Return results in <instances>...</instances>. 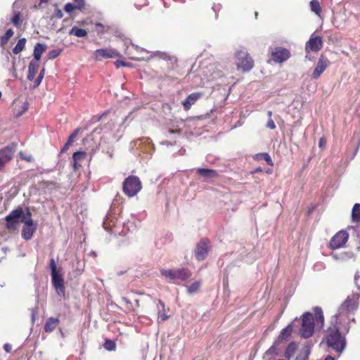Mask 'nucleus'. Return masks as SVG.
I'll list each match as a JSON object with an SVG mask.
<instances>
[{
  "label": "nucleus",
  "mask_w": 360,
  "mask_h": 360,
  "mask_svg": "<svg viewBox=\"0 0 360 360\" xmlns=\"http://www.w3.org/2000/svg\"><path fill=\"white\" fill-rule=\"evenodd\" d=\"M340 330H342L338 326L331 324L326 336L328 347L339 354H341L346 347V339L341 335Z\"/></svg>",
  "instance_id": "f257e3e1"
},
{
  "label": "nucleus",
  "mask_w": 360,
  "mask_h": 360,
  "mask_svg": "<svg viewBox=\"0 0 360 360\" xmlns=\"http://www.w3.org/2000/svg\"><path fill=\"white\" fill-rule=\"evenodd\" d=\"M160 274L168 282L176 285L186 281L191 276V271L185 268L177 269H162Z\"/></svg>",
  "instance_id": "f03ea898"
},
{
  "label": "nucleus",
  "mask_w": 360,
  "mask_h": 360,
  "mask_svg": "<svg viewBox=\"0 0 360 360\" xmlns=\"http://www.w3.org/2000/svg\"><path fill=\"white\" fill-rule=\"evenodd\" d=\"M297 321L301 322V326L299 330L300 335L303 338H309L312 336L314 332V319L311 313L305 312L301 316L300 320Z\"/></svg>",
  "instance_id": "7ed1b4c3"
},
{
  "label": "nucleus",
  "mask_w": 360,
  "mask_h": 360,
  "mask_svg": "<svg viewBox=\"0 0 360 360\" xmlns=\"http://www.w3.org/2000/svg\"><path fill=\"white\" fill-rule=\"evenodd\" d=\"M122 188L123 192L127 196L134 197L141 190L142 186L137 176H129L123 182Z\"/></svg>",
  "instance_id": "20e7f679"
},
{
  "label": "nucleus",
  "mask_w": 360,
  "mask_h": 360,
  "mask_svg": "<svg viewBox=\"0 0 360 360\" xmlns=\"http://www.w3.org/2000/svg\"><path fill=\"white\" fill-rule=\"evenodd\" d=\"M236 59L238 69L243 72H249L254 67V61L245 50L237 51Z\"/></svg>",
  "instance_id": "39448f33"
},
{
  "label": "nucleus",
  "mask_w": 360,
  "mask_h": 360,
  "mask_svg": "<svg viewBox=\"0 0 360 360\" xmlns=\"http://www.w3.org/2000/svg\"><path fill=\"white\" fill-rule=\"evenodd\" d=\"M359 292H354L349 295L346 300L340 307V314L341 316L347 315L350 312L355 311L358 308V301L360 297V287H358Z\"/></svg>",
  "instance_id": "423d86ee"
},
{
  "label": "nucleus",
  "mask_w": 360,
  "mask_h": 360,
  "mask_svg": "<svg viewBox=\"0 0 360 360\" xmlns=\"http://www.w3.org/2000/svg\"><path fill=\"white\" fill-rule=\"evenodd\" d=\"M349 234L345 231H340L332 237L329 243V247L332 250L342 248L347 242Z\"/></svg>",
  "instance_id": "0eeeda50"
},
{
  "label": "nucleus",
  "mask_w": 360,
  "mask_h": 360,
  "mask_svg": "<svg viewBox=\"0 0 360 360\" xmlns=\"http://www.w3.org/2000/svg\"><path fill=\"white\" fill-rule=\"evenodd\" d=\"M340 314V308L338 312L332 317L331 324L338 326L342 332L348 333L349 330V323L350 322L349 314L341 316Z\"/></svg>",
  "instance_id": "6e6552de"
},
{
  "label": "nucleus",
  "mask_w": 360,
  "mask_h": 360,
  "mask_svg": "<svg viewBox=\"0 0 360 360\" xmlns=\"http://www.w3.org/2000/svg\"><path fill=\"white\" fill-rule=\"evenodd\" d=\"M323 47V41L320 37L311 35L309 41L305 45V51L309 53L310 51L317 52Z\"/></svg>",
  "instance_id": "1a4fd4ad"
},
{
  "label": "nucleus",
  "mask_w": 360,
  "mask_h": 360,
  "mask_svg": "<svg viewBox=\"0 0 360 360\" xmlns=\"http://www.w3.org/2000/svg\"><path fill=\"white\" fill-rule=\"evenodd\" d=\"M209 240L202 239L196 245L195 250V257L198 261L204 260L208 252Z\"/></svg>",
  "instance_id": "9d476101"
},
{
  "label": "nucleus",
  "mask_w": 360,
  "mask_h": 360,
  "mask_svg": "<svg viewBox=\"0 0 360 360\" xmlns=\"http://www.w3.org/2000/svg\"><path fill=\"white\" fill-rule=\"evenodd\" d=\"M51 281L53 287L55 288L57 293L60 296L65 295V287H64V280L62 276L59 274V272L56 274H51Z\"/></svg>",
  "instance_id": "9b49d317"
},
{
  "label": "nucleus",
  "mask_w": 360,
  "mask_h": 360,
  "mask_svg": "<svg viewBox=\"0 0 360 360\" xmlns=\"http://www.w3.org/2000/svg\"><path fill=\"white\" fill-rule=\"evenodd\" d=\"M118 56L117 52L111 49H97L94 52V57L96 60H102L106 58H113Z\"/></svg>",
  "instance_id": "f8f14e48"
},
{
  "label": "nucleus",
  "mask_w": 360,
  "mask_h": 360,
  "mask_svg": "<svg viewBox=\"0 0 360 360\" xmlns=\"http://www.w3.org/2000/svg\"><path fill=\"white\" fill-rule=\"evenodd\" d=\"M329 64H330V62L327 59V58H326L325 56L321 55L319 57L316 67L315 68V69L312 73V77L315 79L320 77L321 74L326 70V68H328Z\"/></svg>",
  "instance_id": "ddd939ff"
},
{
  "label": "nucleus",
  "mask_w": 360,
  "mask_h": 360,
  "mask_svg": "<svg viewBox=\"0 0 360 360\" xmlns=\"http://www.w3.org/2000/svg\"><path fill=\"white\" fill-rule=\"evenodd\" d=\"M36 229L37 224H34L33 220L25 221V225L22 227L21 233L22 238L25 240H30Z\"/></svg>",
  "instance_id": "4468645a"
},
{
  "label": "nucleus",
  "mask_w": 360,
  "mask_h": 360,
  "mask_svg": "<svg viewBox=\"0 0 360 360\" xmlns=\"http://www.w3.org/2000/svg\"><path fill=\"white\" fill-rule=\"evenodd\" d=\"M272 58L276 63H283L290 58V51L284 48L278 47L272 52Z\"/></svg>",
  "instance_id": "2eb2a0df"
},
{
  "label": "nucleus",
  "mask_w": 360,
  "mask_h": 360,
  "mask_svg": "<svg viewBox=\"0 0 360 360\" xmlns=\"http://www.w3.org/2000/svg\"><path fill=\"white\" fill-rule=\"evenodd\" d=\"M117 222V217L115 213H108L105 219L103 221V226L105 230L110 233H116V231L114 230L115 227L116 223Z\"/></svg>",
  "instance_id": "dca6fc26"
},
{
  "label": "nucleus",
  "mask_w": 360,
  "mask_h": 360,
  "mask_svg": "<svg viewBox=\"0 0 360 360\" xmlns=\"http://www.w3.org/2000/svg\"><path fill=\"white\" fill-rule=\"evenodd\" d=\"M16 144L12 143L7 146L4 147L0 150V155L3 160L8 163L13 158L14 153L15 152Z\"/></svg>",
  "instance_id": "f3484780"
},
{
  "label": "nucleus",
  "mask_w": 360,
  "mask_h": 360,
  "mask_svg": "<svg viewBox=\"0 0 360 360\" xmlns=\"http://www.w3.org/2000/svg\"><path fill=\"white\" fill-rule=\"evenodd\" d=\"M202 96L200 93L191 94L182 103L184 110H188L191 106Z\"/></svg>",
  "instance_id": "a211bd4d"
},
{
  "label": "nucleus",
  "mask_w": 360,
  "mask_h": 360,
  "mask_svg": "<svg viewBox=\"0 0 360 360\" xmlns=\"http://www.w3.org/2000/svg\"><path fill=\"white\" fill-rule=\"evenodd\" d=\"M196 170L200 176L203 179L202 180L204 181L217 176V172L214 169L198 168Z\"/></svg>",
  "instance_id": "6ab92c4d"
},
{
  "label": "nucleus",
  "mask_w": 360,
  "mask_h": 360,
  "mask_svg": "<svg viewBox=\"0 0 360 360\" xmlns=\"http://www.w3.org/2000/svg\"><path fill=\"white\" fill-rule=\"evenodd\" d=\"M297 319L296 318L292 323L288 325L285 328H283L281 330L277 342H279L280 340H288V338H290L291 333L292 331V328H293L295 322H297Z\"/></svg>",
  "instance_id": "aec40b11"
},
{
  "label": "nucleus",
  "mask_w": 360,
  "mask_h": 360,
  "mask_svg": "<svg viewBox=\"0 0 360 360\" xmlns=\"http://www.w3.org/2000/svg\"><path fill=\"white\" fill-rule=\"evenodd\" d=\"M314 311L315 313V321L316 326L319 329H321L324 325V317L323 311L321 307H316L314 308Z\"/></svg>",
  "instance_id": "412c9836"
},
{
  "label": "nucleus",
  "mask_w": 360,
  "mask_h": 360,
  "mask_svg": "<svg viewBox=\"0 0 360 360\" xmlns=\"http://www.w3.org/2000/svg\"><path fill=\"white\" fill-rule=\"evenodd\" d=\"M157 309L158 321H165L169 319V316L165 313V305L161 300H158L157 303Z\"/></svg>",
  "instance_id": "4be33fe9"
},
{
  "label": "nucleus",
  "mask_w": 360,
  "mask_h": 360,
  "mask_svg": "<svg viewBox=\"0 0 360 360\" xmlns=\"http://www.w3.org/2000/svg\"><path fill=\"white\" fill-rule=\"evenodd\" d=\"M39 69V62L31 60L28 67L27 79L32 81Z\"/></svg>",
  "instance_id": "5701e85b"
},
{
  "label": "nucleus",
  "mask_w": 360,
  "mask_h": 360,
  "mask_svg": "<svg viewBox=\"0 0 360 360\" xmlns=\"http://www.w3.org/2000/svg\"><path fill=\"white\" fill-rule=\"evenodd\" d=\"M46 46L45 44H40V43L36 44L34 48V51H33L34 59L32 60L39 62L42 53L46 50Z\"/></svg>",
  "instance_id": "b1692460"
},
{
  "label": "nucleus",
  "mask_w": 360,
  "mask_h": 360,
  "mask_svg": "<svg viewBox=\"0 0 360 360\" xmlns=\"http://www.w3.org/2000/svg\"><path fill=\"white\" fill-rule=\"evenodd\" d=\"M23 214L22 210L21 208L14 210L10 212L9 214H8L5 220L6 221H11V220H15L18 222H20V218Z\"/></svg>",
  "instance_id": "393cba45"
},
{
  "label": "nucleus",
  "mask_w": 360,
  "mask_h": 360,
  "mask_svg": "<svg viewBox=\"0 0 360 360\" xmlns=\"http://www.w3.org/2000/svg\"><path fill=\"white\" fill-rule=\"evenodd\" d=\"M59 320L56 318H49L44 325V330L47 333L52 332L58 325Z\"/></svg>",
  "instance_id": "a878e982"
},
{
  "label": "nucleus",
  "mask_w": 360,
  "mask_h": 360,
  "mask_svg": "<svg viewBox=\"0 0 360 360\" xmlns=\"http://www.w3.org/2000/svg\"><path fill=\"white\" fill-rule=\"evenodd\" d=\"M86 153L84 151L75 152L72 155L73 167L77 169L79 167V162L86 158Z\"/></svg>",
  "instance_id": "bb28decb"
},
{
  "label": "nucleus",
  "mask_w": 360,
  "mask_h": 360,
  "mask_svg": "<svg viewBox=\"0 0 360 360\" xmlns=\"http://www.w3.org/2000/svg\"><path fill=\"white\" fill-rule=\"evenodd\" d=\"M311 350L309 345H305L303 347L299 352V354L296 356L295 360H307Z\"/></svg>",
  "instance_id": "cd10ccee"
},
{
  "label": "nucleus",
  "mask_w": 360,
  "mask_h": 360,
  "mask_svg": "<svg viewBox=\"0 0 360 360\" xmlns=\"http://www.w3.org/2000/svg\"><path fill=\"white\" fill-rule=\"evenodd\" d=\"M22 15L19 11H13L11 22L14 26L19 27L22 25Z\"/></svg>",
  "instance_id": "c85d7f7f"
},
{
  "label": "nucleus",
  "mask_w": 360,
  "mask_h": 360,
  "mask_svg": "<svg viewBox=\"0 0 360 360\" xmlns=\"http://www.w3.org/2000/svg\"><path fill=\"white\" fill-rule=\"evenodd\" d=\"M70 35H75L77 37H84L87 35L85 30L73 27L69 32Z\"/></svg>",
  "instance_id": "c756f323"
},
{
  "label": "nucleus",
  "mask_w": 360,
  "mask_h": 360,
  "mask_svg": "<svg viewBox=\"0 0 360 360\" xmlns=\"http://www.w3.org/2000/svg\"><path fill=\"white\" fill-rule=\"evenodd\" d=\"M352 218L353 221H359L360 220V204L356 203L354 205L352 210Z\"/></svg>",
  "instance_id": "7c9ffc66"
},
{
  "label": "nucleus",
  "mask_w": 360,
  "mask_h": 360,
  "mask_svg": "<svg viewBox=\"0 0 360 360\" xmlns=\"http://www.w3.org/2000/svg\"><path fill=\"white\" fill-rule=\"evenodd\" d=\"M25 44L26 39L25 38L19 39L18 41L17 42V44L13 49V53L14 54H18L19 53H20L25 49Z\"/></svg>",
  "instance_id": "2f4dec72"
},
{
  "label": "nucleus",
  "mask_w": 360,
  "mask_h": 360,
  "mask_svg": "<svg viewBox=\"0 0 360 360\" xmlns=\"http://www.w3.org/2000/svg\"><path fill=\"white\" fill-rule=\"evenodd\" d=\"M296 349H297L296 344L295 342H290L285 349V356L288 359L291 358L293 356Z\"/></svg>",
  "instance_id": "473e14b6"
},
{
  "label": "nucleus",
  "mask_w": 360,
  "mask_h": 360,
  "mask_svg": "<svg viewBox=\"0 0 360 360\" xmlns=\"http://www.w3.org/2000/svg\"><path fill=\"white\" fill-rule=\"evenodd\" d=\"M201 285V283L200 281H195L194 283H191L190 285L187 286V292L189 295H193L194 293H196Z\"/></svg>",
  "instance_id": "72a5a7b5"
},
{
  "label": "nucleus",
  "mask_w": 360,
  "mask_h": 360,
  "mask_svg": "<svg viewBox=\"0 0 360 360\" xmlns=\"http://www.w3.org/2000/svg\"><path fill=\"white\" fill-rule=\"evenodd\" d=\"M14 32L11 29H8L6 33L1 37V42L0 45L1 46H4L6 44H7L8 41L10 39V38L13 35Z\"/></svg>",
  "instance_id": "f704fd0d"
},
{
  "label": "nucleus",
  "mask_w": 360,
  "mask_h": 360,
  "mask_svg": "<svg viewBox=\"0 0 360 360\" xmlns=\"http://www.w3.org/2000/svg\"><path fill=\"white\" fill-rule=\"evenodd\" d=\"M310 8L313 12L317 15H319L321 12V6L318 0H311L310 1Z\"/></svg>",
  "instance_id": "c9c22d12"
},
{
  "label": "nucleus",
  "mask_w": 360,
  "mask_h": 360,
  "mask_svg": "<svg viewBox=\"0 0 360 360\" xmlns=\"http://www.w3.org/2000/svg\"><path fill=\"white\" fill-rule=\"evenodd\" d=\"M6 221V227L9 231L16 230L18 229L19 223H20L15 220Z\"/></svg>",
  "instance_id": "e433bc0d"
},
{
  "label": "nucleus",
  "mask_w": 360,
  "mask_h": 360,
  "mask_svg": "<svg viewBox=\"0 0 360 360\" xmlns=\"http://www.w3.org/2000/svg\"><path fill=\"white\" fill-rule=\"evenodd\" d=\"M103 347L106 350L114 351L116 348V344L111 340H106Z\"/></svg>",
  "instance_id": "4c0bfd02"
},
{
  "label": "nucleus",
  "mask_w": 360,
  "mask_h": 360,
  "mask_svg": "<svg viewBox=\"0 0 360 360\" xmlns=\"http://www.w3.org/2000/svg\"><path fill=\"white\" fill-rule=\"evenodd\" d=\"M61 53V49H53L48 53L47 58L49 60L56 58Z\"/></svg>",
  "instance_id": "58836bf2"
},
{
  "label": "nucleus",
  "mask_w": 360,
  "mask_h": 360,
  "mask_svg": "<svg viewBox=\"0 0 360 360\" xmlns=\"http://www.w3.org/2000/svg\"><path fill=\"white\" fill-rule=\"evenodd\" d=\"M77 9L75 4L68 3L65 5L64 10L67 13H72L74 10Z\"/></svg>",
  "instance_id": "ea45409f"
},
{
  "label": "nucleus",
  "mask_w": 360,
  "mask_h": 360,
  "mask_svg": "<svg viewBox=\"0 0 360 360\" xmlns=\"http://www.w3.org/2000/svg\"><path fill=\"white\" fill-rule=\"evenodd\" d=\"M49 267L51 271V274H56V273H58L60 271L59 269H58V268L56 266L54 259H53V258L51 259V260H50Z\"/></svg>",
  "instance_id": "a19ab883"
},
{
  "label": "nucleus",
  "mask_w": 360,
  "mask_h": 360,
  "mask_svg": "<svg viewBox=\"0 0 360 360\" xmlns=\"http://www.w3.org/2000/svg\"><path fill=\"white\" fill-rule=\"evenodd\" d=\"M79 131V129H75L69 136L67 142H68V143H70L72 144V143L74 141V140L75 139V138L77 137L78 133Z\"/></svg>",
  "instance_id": "79ce46f5"
},
{
  "label": "nucleus",
  "mask_w": 360,
  "mask_h": 360,
  "mask_svg": "<svg viewBox=\"0 0 360 360\" xmlns=\"http://www.w3.org/2000/svg\"><path fill=\"white\" fill-rule=\"evenodd\" d=\"M76 7L78 10H82L84 6H85V1L84 0H74Z\"/></svg>",
  "instance_id": "37998d69"
},
{
  "label": "nucleus",
  "mask_w": 360,
  "mask_h": 360,
  "mask_svg": "<svg viewBox=\"0 0 360 360\" xmlns=\"http://www.w3.org/2000/svg\"><path fill=\"white\" fill-rule=\"evenodd\" d=\"M32 220L31 218V212L28 211L25 215H22L20 218V222L25 224V221Z\"/></svg>",
  "instance_id": "c03bdc74"
},
{
  "label": "nucleus",
  "mask_w": 360,
  "mask_h": 360,
  "mask_svg": "<svg viewBox=\"0 0 360 360\" xmlns=\"http://www.w3.org/2000/svg\"><path fill=\"white\" fill-rule=\"evenodd\" d=\"M21 108V111L18 112L15 114L17 117L22 115L28 109V103L27 102L24 103Z\"/></svg>",
  "instance_id": "a18cd8bd"
},
{
  "label": "nucleus",
  "mask_w": 360,
  "mask_h": 360,
  "mask_svg": "<svg viewBox=\"0 0 360 360\" xmlns=\"http://www.w3.org/2000/svg\"><path fill=\"white\" fill-rule=\"evenodd\" d=\"M260 155L263 156L264 160L268 163V165H273L271 157L268 153H264L261 154Z\"/></svg>",
  "instance_id": "49530a36"
},
{
  "label": "nucleus",
  "mask_w": 360,
  "mask_h": 360,
  "mask_svg": "<svg viewBox=\"0 0 360 360\" xmlns=\"http://www.w3.org/2000/svg\"><path fill=\"white\" fill-rule=\"evenodd\" d=\"M44 72H45L44 69H42L40 71L39 75L38 78L37 79V80L35 81L37 86L39 85V84L41 83L42 79L44 78Z\"/></svg>",
  "instance_id": "de8ad7c7"
},
{
  "label": "nucleus",
  "mask_w": 360,
  "mask_h": 360,
  "mask_svg": "<svg viewBox=\"0 0 360 360\" xmlns=\"http://www.w3.org/2000/svg\"><path fill=\"white\" fill-rule=\"evenodd\" d=\"M266 127H268V128H269L271 129H274L276 128V124H275L274 120L271 118H270L268 120V122L266 123Z\"/></svg>",
  "instance_id": "09e8293b"
},
{
  "label": "nucleus",
  "mask_w": 360,
  "mask_h": 360,
  "mask_svg": "<svg viewBox=\"0 0 360 360\" xmlns=\"http://www.w3.org/2000/svg\"><path fill=\"white\" fill-rule=\"evenodd\" d=\"M276 342H274V345L272 347H271L266 352V354L268 355V354H273V353H275L276 352Z\"/></svg>",
  "instance_id": "8fccbe9b"
},
{
  "label": "nucleus",
  "mask_w": 360,
  "mask_h": 360,
  "mask_svg": "<svg viewBox=\"0 0 360 360\" xmlns=\"http://www.w3.org/2000/svg\"><path fill=\"white\" fill-rule=\"evenodd\" d=\"M63 12L59 8H56L55 11V17L58 19H60L63 18Z\"/></svg>",
  "instance_id": "3c124183"
},
{
  "label": "nucleus",
  "mask_w": 360,
  "mask_h": 360,
  "mask_svg": "<svg viewBox=\"0 0 360 360\" xmlns=\"http://www.w3.org/2000/svg\"><path fill=\"white\" fill-rule=\"evenodd\" d=\"M20 155L22 159L25 160L27 162H30L32 160V155H24V154L22 153H20Z\"/></svg>",
  "instance_id": "603ef678"
},
{
  "label": "nucleus",
  "mask_w": 360,
  "mask_h": 360,
  "mask_svg": "<svg viewBox=\"0 0 360 360\" xmlns=\"http://www.w3.org/2000/svg\"><path fill=\"white\" fill-rule=\"evenodd\" d=\"M4 350L7 352V353H9L11 351V345L8 343H6L4 345Z\"/></svg>",
  "instance_id": "864d4df0"
},
{
  "label": "nucleus",
  "mask_w": 360,
  "mask_h": 360,
  "mask_svg": "<svg viewBox=\"0 0 360 360\" xmlns=\"http://www.w3.org/2000/svg\"><path fill=\"white\" fill-rule=\"evenodd\" d=\"M326 144V141L324 138H321L319 140V147L323 148Z\"/></svg>",
  "instance_id": "5fc2aeb1"
},
{
  "label": "nucleus",
  "mask_w": 360,
  "mask_h": 360,
  "mask_svg": "<svg viewBox=\"0 0 360 360\" xmlns=\"http://www.w3.org/2000/svg\"><path fill=\"white\" fill-rule=\"evenodd\" d=\"M70 145H71L70 143H68V142H66L65 144L64 145V146L63 147V148L61 149V153L65 152L69 148V146Z\"/></svg>",
  "instance_id": "6e6d98bb"
},
{
  "label": "nucleus",
  "mask_w": 360,
  "mask_h": 360,
  "mask_svg": "<svg viewBox=\"0 0 360 360\" xmlns=\"http://www.w3.org/2000/svg\"><path fill=\"white\" fill-rule=\"evenodd\" d=\"M6 164V162L3 160V158H0V169H1Z\"/></svg>",
  "instance_id": "4d7b16f0"
},
{
  "label": "nucleus",
  "mask_w": 360,
  "mask_h": 360,
  "mask_svg": "<svg viewBox=\"0 0 360 360\" xmlns=\"http://www.w3.org/2000/svg\"><path fill=\"white\" fill-rule=\"evenodd\" d=\"M116 64H117V67H119V66H120V65H122V66H127V63H124V62H122V61H117V62L116 63Z\"/></svg>",
  "instance_id": "13d9d810"
},
{
  "label": "nucleus",
  "mask_w": 360,
  "mask_h": 360,
  "mask_svg": "<svg viewBox=\"0 0 360 360\" xmlns=\"http://www.w3.org/2000/svg\"><path fill=\"white\" fill-rule=\"evenodd\" d=\"M122 299V300H123L126 304H131V302L129 301V299H127V297H123Z\"/></svg>",
  "instance_id": "bf43d9fd"
},
{
  "label": "nucleus",
  "mask_w": 360,
  "mask_h": 360,
  "mask_svg": "<svg viewBox=\"0 0 360 360\" xmlns=\"http://www.w3.org/2000/svg\"><path fill=\"white\" fill-rule=\"evenodd\" d=\"M325 360H335V359H334L333 356H330V355H328V356L326 357Z\"/></svg>",
  "instance_id": "052dcab7"
},
{
  "label": "nucleus",
  "mask_w": 360,
  "mask_h": 360,
  "mask_svg": "<svg viewBox=\"0 0 360 360\" xmlns=\"http://www.w3.org/2000/svg\"><path fill=\"white\" fill-rule=\"evenodd\" d=\"M162 144H167V145H169V144H171V143H169L168 141H163L161 142Z\"/></svg>",
  "instance_id": "680f3d73"
},
{
  "label": "nucleus",
  "mask_w": 360,
  "mask_h": 360,
  "mask_svg": "<svg viewBox=\"0 0 360 360\" xmlns=\"http://www.w3.org/2000/svg\"><path fill=\"white\" fill-rule=\"evenodd\" d=\"M178 131H177V130H173V129H171V130H169V134H173V133H176V132H178Z\"/></svg>",
  "instance_id": "e2e57ef3"
},
{
  "label": "nucleus",
  "mask_w": 360,
  "mask_h": 360,
  "mask_svg": "<svg viewBox=\"0 0 360 360\" xmlns=\"http://www.w3.org/2000/svg\"><path fill=\"white\" fill-rule=\"evenodd\" d=\"M267 115H268V116H269V117L270 119L271 117V115H272V112L271 111H268Z\"/></svg>",
  "instance_id": "0e129e2a"
},
{
  "label": "nucleus",
  "mask_w": 360,
  "mask_h": 360,
  "mask_svg": "<svg viewBox=\"0 0 360 360\" xmlns=\"http://www.w3.org/2000/svg\"><path fill=\"white\" fill-rule=\"evenodd\" d=\"M96 27H103V25H102V24H101V23H97V24H96Z\"/></svg>",
  "instance_id": "69168bd1"
},
{
  "label": "nucleus",
  "mask_w": 360,
  "mask_h": 360,
  "mask_svg": "<svg viewBox=\"0 0 360 360\" xmlns=\"http://www.w3.org/2000/svg\"><path fill=\"white\" fill-rule=\"evenodd\" d=\"M41 3H46L49 0H40Z\"/></svg>",
  "instance_id": "338daca9"
},
{
  "label": "nucleus",
  "mask_w": 360,
  "mask_h": 360,
  "mask_svg": "<svg viewBox=\"0 0 360 360\" xmlns=\"http://www.w3.org/2000/svg\"><path fill=\"white\" fill-rule=\"evenodd\" d=\"M350 321L355 322V319L354 318L350 319Z\"/></svg>",
  "instance_id": "774afa93"
}]
</instances>
